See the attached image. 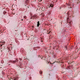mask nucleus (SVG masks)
Wrapping results in <instances>:
<instances>
[{
	"mask_svg": "<svg viewBox=\"0 0 80 80\" xmlns=\"http://www.w3.org/2000/svg\"><path fill=\"white\" fill-rule=\"evenodd\" d=\"M41 59H42V58H41Z\"/></svg>",
	"mask_w": 80,
	"mask_h": 80,
	"instance_id": "obj_16",
	"label": "nucleus"
},
{
	"mask_svg": "<svg viewBox=\"0 0 80 80\" xmlns=\"http://www.w3.org/2000/svg\"><path fill=\"white\" fill-rule=\"evenodd\" d=\"M55 62H53L52 63H51V64H53L55 63Z\"/></svg>",
	"mask_w": 80,
	"mask_h": 80,
	"instance_id": "obj_8",
	"label": "nucleus"
},
{
	"mask_svg": "<svg viewBox=\"0 0 80 80\" xmlns=\"http://www.w3.org/2000/svg\"><path fill=\"white\" fill-rule=\"evenodd\" d=\"M22 21H23V19H22Z\"/></svg>",
	"mask_w": 80,
	"mask_h": 80,
	"instance_id": "obj_13",
	"label": "nucleus"
},
{
	"mask_svg": "<svg viewBox=\"0 0 80 80\" xmlns=\"http://www.w3.org/2000/svg\"><path fill=\"white\" fill-rule=\"evenodd\" d=\"M41 42H43V41H41Z\"/></svg>",
	"mask_w": 80,
	"mask_h": 80,
	"instance_id": "obj_15",
	"label": "nucleus"
},
{
	"mask_svg": "<svg viewBox=\"0 0 80 80\" xmlns=\"http://www.w3.org/2000/svg\"><path fill=\"white\" fill-rule=\"evenodd\" d=\"M0 68H2V67H1V68H0Z\"/></svg>",
	"mask_w": 80,
	"mask_h": 80,
	"instance_id": "obj_17",
	"label": "nucleus"
},
{
	"mask_svg": "<svg viewBox=\"0 0 80 80\" xmlns=\"http://www.w3.org/2000/svg\"><path fill=\"white\" fill-rule=\"evenodd\" d=\"M48 63H49V62H48Z\"/></svg>",
	"mask_w": 80,
	"mask_h": 80,
	"instance_id": "obj_14",
	"label": "nucleus"
},
{
	"mask_svg": "<svg viewBox=\"0 0 80 80\" xmlns=\"http://www.w3.org/2000/svg\"><path fill=\"white\" fill-rule=\"evenodd\" d=\"M23 18H25V19H26V18H27V16H24Z\"/></svg>",
	"mask_w": 80,
	"mask_h": 80,
	"instance_id": "obj_6",
	"label": "nucleus"
},
{
	"mask_svg": "<svg viewBox=\"0 0 80 80\" xmlns=\"http://www.w3.org/2000/svg\"><path fill=\"white\" fill-rule=\"evenodd\" d=\"M18 60H17V59H16L15 60L12 61V63H16V62H18Z\"/></svg>",
	"mask_w": 80,
	"mask_h": 80,
	"instance_id": "obj_2",
	"label": "nucleus"
},
{
	"mask_svg": "<svg viewBox=\"0 0 80 80\" xmlns=\"http://www.w3.org/2000/svg\"><path fill=\"white\" fill-rule=\"evenodd\" d=\"M14 80H16V78H14Z\"/></svg>",
	"mask_w": 80,
	"mask_h": 80,
	"instance_id": "obj_9",
	"label": "nucleus"
},
{
	"mask_svg": "<svg viewBox=\"0 0 80 80\" xmlns=\"http://www.w3.org/2000/svg\"><path fill=\"white\" fill-rule=\"evenodd\" d=\"M41 0V2H42V0Z\"/></svg>",
	"mask_w": 80,
	"mask_h": 80,
	"instance_id": "obj_11",
	"label": "nucleus"
},
{
	"mask_svg": "<svg viewBox=\"0 0 80 80\" xmlns=\"http://www.w3.org/2000/svg\"><path fill=\"white\" fill-rule=\"evenodd\" d=\"M40 74H42V71H40L39 72Z\"/></svg>",
	"mask_w": 80,
	"mask_h": 80,
	"instance_id": "obj_5",
	"label": "nucleus"
},
{
	"mask_svg": "<svg viewBox=\"0 0 80 80\" xmlns=\"http://www.w3.org/2000/svg\"><path fill=\"white\" fill-rule=\"evenodd\" d=\"M32 28H33V27H34L32 26Z\"/></svg>",
	"mask_w": 80,
	"mask_h": 80,
	"instance_id": "obj_12",
	"label": "nucleus"
},
{
	"mask_svg": "<svg viewBox=\"0 0 80 80\" xmlns=\"http://www.w3.org/2000/svg\"><path fill=\"white\" fill-rule=\"evenodd\" d=\"M37 27H39V26L40 25V22L39 21H38V22H37Z\"/></svg>",
	"mask_w": 80,
	"mask_h": 80,
	"instance_id": "obj_3",
	"label": "nucleus"
},
{
	"mask_svg": "<svg viewBox=\"0 0 80 80\" xmlns=\"http://www.w3.org/2000/svg\"><path fill=\"white\" fill-rule=\"evenodd\" d=\"M50 32H51V31H49L48 32V34H49V33H50Z\"/></svg>",
	"mask_w": 80,
	"mask_h": 80,
	"instance_id": "obj_7",
	"label": "nucleus"
},
{
	"mask_svg": "<svg viewBox=\"0 0 80 80\" xmlns=\"http://www.w3.org/2000/svg\"><path fill=\"white\" fill-rule=\"evenodd\" d=\"M0 47H2V45H1Z\"/></svg>",
	"mask_w": 80,
	"mask_h": 80,
	"instance_id": "obj_10",
	"label": "nucleus"
},
{
	"mask_svg": "<svg viewBox=\"0 0 80 80\" xmlns=\"http://www.w3.org/2000/svg\"><path fill=\"white\" fill-rule=\"evenodd\" d=\"M54 6V5L52 3H50L49 6V8H50L51 7L52 8H53V7Z\"/></svg>",
	"mask_w": 80,
	"mask_h": 80,
	"instance_id": "obj_1",
	"label": "nucleus"
},
{
	"mask_svg": "<svg viewBox=\"0 0 80 80\" xmlns=\"http://www.w3.org/2000/svg\"><path fill=\"white\" fill-rule=\"evenodd\" d=\"M38 17V16L37 15H34L33 16V17H34V18H37Z\"/></svg>",
	"mask_w": 80,
	"mask_h": 80,
	"instance_id": "obj_4",
	"label": "nucleus"
}]
</instances>
